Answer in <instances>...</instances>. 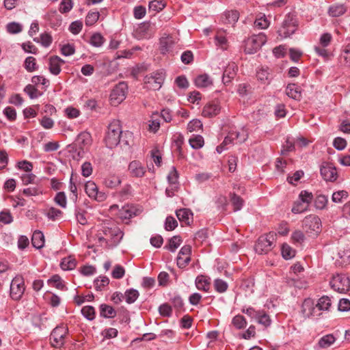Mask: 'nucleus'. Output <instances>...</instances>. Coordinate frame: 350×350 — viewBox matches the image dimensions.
<instances>
[{
    "label": "nucleus",
    "mask_w": 350,
    "mask_h": 350,
    "mask_svg": "<svg viewBox=\"0 0 350 350\" xmlns=\"http://www.w3.org/2000/svg\"><path fill=\"white\" fill-rule=\"evenodd\" d=\"M165 79V73L163 71L155 72L144 78L145 88L150 90H159Z\"/></svg>",
    "instance_id": "nucleus-6"
},
{
    "label": "nucleus",
    "mask_w": 350,
    "mask_h": 350,
    "mask_svg": "<svg viewBox=\"0 0 350 350\" xmlns=\"http://www.w3.org/2000/svg\"><path fill=\"white\" fill-rule=\"evenodd\" d=\"M122 133L120 122L117 120L111 122L108 126L105 137L106 146L109 148H113L118 146L120 142Z\"/></svg>",
    "instance_id": "nucleus-2"
},
{
    "label": "nucleus",
    "mask_w": 350,
    "mask_h": 350,
    "mask_svg": "<svg viewBox=\"0 0 350 350\" xmlns=\"http://www.w3.org/2000/svg\"><path fill=\"white\" fill-rule=\"evenodd\" d=\"M122 183L120 176L116 174H109L104 180V185L111 189L118 187Z\"/></svg>",
    "instance_id": "nucleus-24"
},
{
    "label": "nucleus",
    "mask_w": 350,
    "mask_h": 350,
    "mask_svg": "<svg viewBox=\"0 0 350 350\" xmlns=\"http://www.w3.org/2000/svg\"><path fill=\"white\" fill-rule=\"evenodd\" d=\"M286 94L295 100H299L301 96V89L295 84H288L286 88Z\"/></svg>",
    "instance_id": "nucleus-26"
},
{
    "label": "nucleus",
    "mask_w": 350,
    "mask_h": 350,
    "mask_svg": "<svg viewBox=\"0 0 350 350\" xmlns=\"http://www.w3.org/2000/svg\"><path fill=\"white\" fill-rule=\"evenodd\" d=\"M214 286L217 292L224 293L228 288V284L223 280L216 279L214 281Z\"/></svg>",
    "instance_id": "nucleus-60"
},
{
    "label": "nucleus",
    "mask_w": 350,
    "mask_h": 350,
    "mask_svg": "<svg viewBox=\"0 0 350 350\" xmlns=\"http://www.w3.org/2000/svg\"><path fill=\"white\" fill-rule=\"evenodd\" d=\"M176 216L180 221L189 224L192 219L193 214L189 209L182 208L176 211Z\"/></svg>",
    "instance_id": "nucleus-28"
},
{
    "label": "nucleus",
    "mask_w": 350,
    "mask_h": 350,
    "mask_svg": "<svg viewBox=\"0 0 350 350\" xmlns=\"http://www.w3.org/2000/svg\"><path fill=\"white\" fill-rule=\"evenodd\" d=\"M104 41L105 39L100 33H95L91 36L90 42L94 46L100 47L103 45Z\"/></svg>",
    "instance_id": "nucleus-49"
},
{
    "label": "nucleus",
    "mask_w": 350,
    "mask_h": 350,
    "mask_svg": "<svg viewBox=\"0 0 350 350\" xmlns=\"http://www.w3.org/2000/svg\"><path fill=\"white\" fill-rule=\"evenodd\" d=\"M297 21L296 16L293 14H288L278 29V33L282 38H286L293 34L297 27Z\"/></svg>",
    "instance_id": "nucleus-3"
},
{
    "label": "nucleus",
    "mask_w": 350,
    "mask_h": 350,
    "mask_svg": "<svg viewBox=\"0 0 350 350\" xmlns=\"http://www.w3.org/2000/svg\"><path fill=\"white\" fill-rule=\"evenodd\" d=\"M231 202L234 206V211H237L241 209L243 205V200L236 194H233L231 197Z\"/></svg>",
    "instance_id": "nucleus-59"
},
{
    "label": "nucleus",
    "mask_w": 350,
    "mask_h": 350,
    "mask_svg": "<svg viewBox=\"0 0 350 350\" xmlns=\"http://www.w3.org/2000/svg\"><path fill=\"white\" fill-rule=\"evenodd\" d=\"M300 314L304 319L317 318L319 312L317 309L316 302L310 298H306L301 305Z\"/></svg>",
    "instance_id": "nucleus-10"
},
{
    "label": "nucleus",
    "mask_w": 350,
    "mask_h": 350,
    "mask_svg": "<svg viewBox=\"0 0 350 350\" xmlns=\"http://www.w3.org/2000/svg\"><path fill=\"white\" fill-rule=\"evenodd\" d=\"M282 255L286 260L291 259L295 256V251L288 245L283 244L282 246Z\"/></svg>",
    "instance_id": "nucleus-51"
},
{
    "label": "nucleus",
    "mask_w": 350,
    "mask_h": 350,
    "mask_svg": "<svg viewBox=\"0 0 350 350\" xmlns=\"http://www.w3.org/2000/svg\"><path fill=\"white\" fill-rule=\"evenodd\" d=\"M32 245L37 249H40L44 246V237L40 231H35L31 239Z\"/></svg>",
    "instance_id": "nucleus-29"
},
{
    "label": "nucleus",
    "mask_w": 350,
    "mask_h": 350,
    "mask_svg": "<svg viewBox=\"0 0 350 350\" xmlns=\"http://www.w3.org/2000/svg\"><path fill=\"white\" fill-rule=\"evenodd\" d=\"M129 138H131V133H125L123 136V139L122 140L120 139V142L119 143L122 150L126 152L129 151L131 147L132 140H129Z\"/></svg>",
    "instance_id": "nucleus-50"
},
{
    "label": "nucleus",
    "mask_w": 350,
    "mask_h": 350,
    "mask_svg": "<svg viewBox=\"0 0 350 350\" xmlns=\"http://www.w3.org/2000/svg\"><path fill=\"white\" fill-rule=\"evenodd\" d=\"M100 308V315L105 318H113L116 314V310L109 305L102 304Z\"/></svg>",
    "instance_id": "nucleus-37"
},
{
    "label": "nucleus",
    "mask_w": 350,
    "mask_h": 350,
    "mask_svg": "<svg viewBox=\"0 0 350 350\" xmlns=\"http://www.w3.org/2000/svg\"><path fill=\"white\" fill-rule=\"evenodd\" d=\"M257 79L262 84L270 83V72L268 68H261L256 72Z\"/></svg>",
    "instance_id": "nucleus-27"
},
{
    "label": "nucleus",
    "mask_w": 350,
    "mask_h": 350,
    "mask_svg": "<svg viewBox=\"0 0 350 350\" xmlns=\"http://www.w3.org/2000/svg\"><path fill=\"white\" fill-rule=\"evenodd\" d=\"M165 5L163 0H152L149 3V10L159 12L165 7Z\"/></svg>",
    "instance_id": "nucleus-43"
},
{
    "label": "nucleus",
    "mask_w": 350,
    "mask_h": 350,
    "mask_svg": "<svg viewBox=\"0 0 350 350\" xmlns=\"http://www.w3.org/2000/svg\"><path fill=\"white\" fill-rule=\"evenodd\" d=\"M267 42V37L265 33H260L253 35L245 41V51L248 54L256 53L262 45Z\"/></svg>",
    "instance_id": "nucleus-5"
},
{
    "label": "nucleus",
    "mask_w": 350,
    "mask_h": 350,
    "mask_svg": "<svg viewBox=\"0 0 350 350\" xmlns=\"http://www.w3.org/2000/svg\"><path fill=\"white\" fill-rule=\"evenodd\" d=\"M99 18V13L98 12H89L85 18L86 25L91 26L96 23Z\"/></svg>",
    "instance_id": "nucleus-58"
},
{
    "label": "nucleus",
    "mask_w": 350,
    "mask_h": 350,
    "mask_svg": "<svg viewBox=\"0 0 350 350\" xmlns=\"http://www.w3.org/2000/svg\"><path fill=\"white\" fill-rule=\"evenodd\" d=\"M176 42V38L169 35L163 36L160 38L159 50L161 53L162 54L170 53Z\"/></svg>",
    "instance_id": "nucleus-18"
},
{
    "label": "nucleus",
    "mask_w": 350,
    "mask_h": 350,
    "mask_svg": "<svg viewBox=\"0 0 350 350\" xmlns=\"http://www.w3.org/2000/svg\"><path fill=\"white\" fill-rule=\"evenodd\" d=\"M269 26V22L264 14L259 15L254 21V27L258 29H267Z\"/></svg>",
    "instance_id": "nucleus-40"
},
{
    "label": "nucleus",
    "mask_w": 350,
    "mask_h": 350,
    "mask_svg": "<svg viewBox=\"0 0 350 350\" xmlns=\"http://www.w3.org/2000/svg\"><path fill=\"white\" fill-rule=\"evenodd\" d=\"M128 87L124 82L116 85L110 94V103L113 106L120 104L126 96Z\"/></svg>",
    "instance_id": "nucleus-9"
},
{
    "label": "nucleus",
    "mask_w": 350,
    "mask_h": 350,
    "mask_svg": "<svg viewBox=\"0 0 350 350\" xmlns=\"http://www.w3.org/2000/svg\"><path fill=\"white\" fill-rule=\"evenodd\" d=\"M128 171L132 177L142 178L145 175L146 170L140 161L134 160L129 164Z\"/></svg>",
    "instance_id": "nucleus-17"
},
{
    "label": "nucleus",
    "mask_w": 350,
    "mask_h": 350,
    "mask_svg": "<svg viewBox=\"0 0 350 350\" xmlns=\"http://www.w3.org/2000/svg\"><path fill=\"white\" fill-rule=\"evenodd\" d=\"M330 284L332 288L339 293H346L350 288V280L345 274L334 275Z\"/></svg>",
    "instance_id": "nucleus-8"
},
{
    "label": "nucleus",
    "mask_w": 350,
    "mask_h": 350,
    "mask_svg": "<svg viewBox=\"0 0 350 350\" xmlns=\"http://www.w3.org/2000/svg\"><path fill=\"white\" fill-rule=\"evenodd\" d=\"M77 260L72 256L64 258L61 262L60 266L64 270H72L76 267Z\"/></svg>",
    "instance_id": "nucleus-35"
},
{
    "label": "nucleus",
    "mask_w": 350,
    "mask_h": 350,
    "mask_svg": "<svg viewBox=\"0 0 350 350\" xmlns=\"http://www.w3.org/2000/svg\"><path fill=\"white\" fill-rule=\"evenodd\" d=\"M221 107L219 103L217 100L208 103L203 108L202 114L206 118H211L218 115L220 112Z\"/></svg>",
    "instance_id": "nucleus-20"
},
{
    "label": "nucleus",
    "mask_w": 350,
    "mask_h": 350,
    "mask_svg": "<svg viewBox=\"0 0 350 350\" xmlns=\"http://www.w3.org/2000/svg\"><path fill=\"white\" fill-rule=\"evenodd\" d=\"M336 341V338L332 334H327L321 337L319 342L318 345L320 348L327 349L333 345Z\"/></svg>",
    "instance_id": "nucleus-30"
},
{
    "label": "nucleus",
    "mask_w": 350,
    "mask_h": 350,
    "mask_svg": "<svg viewBox=\"0 0 350 350\" xmlns=\"http://www.w3.org/2000/svg\"><path fill=\"white\" fill-rule=\"evenodd\" d=\"M196 286L198 290L208 291L210 288L209 279L203 275L198 276L196 279Z\"/></svg>",
    "instance_id": "nucleus-32"
},
{
    "label": "nucleus",
    "mask_w": 350,
    "mask_h": 350,
    "mask_svg": "<svg viewBox=\"0 0 350 350\" xmlns=\"http://www.w3.org/2000/svg\"><path fill=\"white\" fill-rule=\"evenodd\" d=\"M190 146L194 149H199L204 146V138L201 135H194L189 140Z\"/></svg>",
    "instance_id": "nucleus-42"
},
{
    "label": "nucleus",
    "mask_w": 350,
    "mask_h": 350,
    "mask_svg": "<svg viewBox=\"0 0 350 350\" xmlns=\"http://www.w3.org/2000/svg\"><path fill=\"white\" fill-rule=\"evenodd\" d=\"M167 180L170 185H176L178 182V172L175 167H172L167 175Z\"/></svg>",
    "instance_id": "nucleus-62"
},
{
    "label": "nucleus",
    "mask_w": 350,
    "mask_h": 350,
    "mask_svg": "<svg viewBox=\"0 0 350 350\" xmlns=\"http://www.w3.org/2000/svg\"><path fill=\"white\" fill-rule=\"evenodd\" d=\"M125 273V270L123 267L120 265H116L113 268V270L111 273L112 277L116 279L122 278Z\"/></svg>",
    "instance_id": "nucleus-63"
},
{
    "label": "nucleus",
    "mask_w": 350,
    "mask_h": 350,
    "mask_svg": "<svg viewBox=\"0 0 350 350\" xmlns=\"http://www.w3.org/2000/svg\"><path fill=\"white\" fill-rule=\"evenodd\" d=\"M202 128V123L198 119H193L191 120L187 126L188 132L198 131Z\"/></svg>",
    "instance_id": "nucleus-47"
},
{
    "label": "nucleus",
    "mask_w": 350,
    "mask_h": 350,
    "mask_svg": "<svg viewBox=\"0 0 350 350\" xmlns=\"http://www.w3.org/2000/svg\"><path fill=\"white\" fill-rule=\"evenodd\" d=\"M332 306V301L327 296H323L319 299L316 303L317 309L319 312V316L323 311H328Z\"/></svg>",
    "instance_id": "nucleus-25"
},
{
    "label": "nucleus",
    "mask_w": 350,
    "mask_h": 350,
    "mask_svg": "<svg viewBox=\"0 0 350 350\" xmlns=\"http://www.w3.org/2000/svg\"><path fill=\"white\" fill-rule=\"evenodd\" d=\"M256 320L259 324L265 327H269L271 323L270 317L264 311H259Z\"/></svg>",
    "instance_id": "nucleus-36"
},
{
    "label": "nucleus",
    "mask_w": 350,
    "mask_h": 350,
    "mask_svg": "<svg viewBox=\"0 0 350 350\" xmlns=\"http://www.w3.org/2000/svg\"><path fill=\"white\" fill-rule=\"evenodd\" d=\"M191 252V247L190 245L183 246L177 257V265L180 268L185 267L191 260L190 254Z\"/></svg>",
    "instance_id": "nucleus-16"
},
{
    "label": "nucleus",
    "mask_w": 350,
    "mask_h": 350,
    "mask_svg": "<svg viewBox=\"0 0 350 350\" xmlns=\"http://www.w3.org/2000/svg\"><path fill=\"white\" fill-rule=\"evenodd\" d=\"M232 324L235 328L241 329L246 327L247 321L243 316L238 314L232 319Z\"/></svg>",
    "instance_id": "nucleus-45"
},
{
    "label": "nucleus",
    "mask_w": 350,
    "mask_h": 350,
    "mask_svg": "<svg viewBox=\"0 0 350 350\" xmlns=\"http://www.w3.org/2000/svg\"><path fill=\"white\" fill-rule=\"evenodd\" d=\"M195 84L198 88H206L212 84V81L207 75L204 74L196 78Z\"/></svg>",
    "instance_id": "nucleus-33"
},
{
    "label": "nucleus",
    "mask_w": 350,
    "mask_h": 350,
    "mask_svg": "<svg viewBox=\"0 0 350 350\" xmlns=\"http://www.w3.org/2000/svg\"><path fill=\"white\" fill-rule=\"evenodd\" d=\"M138 210L132 206H124L118 211V217L122 219H128L137 215Z\"/></svg>",
    "instance_id": "nucleus-21"
},
{
    "label": "nucleus",
    "mask_w": 350,
    "mask_h": 350,
    "mask_svg": "<svg viewBox=\"0 0 350 350\" xmlns=\"http://www.w3.org/2000/svg\"><path fill=\"white\" fill-rule=\"evenodd\" d=\"M348 198V193L346 191L341 190L334 192L332 194V200L335 203H342Z\"/></svg>",
    "instance_id": "nucleus-44"
},
{
    "label": "nucleus",
    "mask_w": 350,
    "mask_h": 350,
    "mask_svg": "<svg viewBox=\"0 0 350 350\" xmlns=\"http://www.w3.org/2000/svg\"><path fill=\"white\" fill-rule=\"evenodd\" d=\"M139 297V293L137 290L129 289L125 292L126 301L128 304L134 303Z\"/></svg>",
    "instance_id": "nucleus-53"
},
{
    "label": "nucleus",
    "mask_w": 350,
    "mask_h": 350,
    "mask_svg": "<svg viewBox=\"0 0 350 350\" xmlns=\"http://www.w3.org/2000/svg\"><path fill=\"white\" fill-rule=\"evenodd\" d=\"M25 290V281L22 276L16 275L10 284V295L12 299L20 300Z\"/></svg>",
    "instance_id": "nucleus-7"
},
{
    "label": "nucleus",
    "mask_w": 350,
    "mask_h": 350,
    "mask_svg": "<svg viewBox=\"0 0 350 350\" xmlns=\"http://www.w3.org/2000/svg\"><path fill=\"white\" fill-rule=\"evenodd\" d=\"M308 208L306 204L303 203L299 200L294 203L291 211L295 214H299L307 211Z\"/></svg>",
    "instance_id": "nucleus-52"
},
{
    "label": "nucleus",
    "mask_w": 350,
    "mask_h": 350,
    "mask_svg": "<svg viewBox=\"0 0 350 350\" xmlns=\"http://www.w3.org/2000/svg\"><path fill=\"white\" fill-rule=\"evenodd\" d=\"M64 62L57 56H54L49 59V70L53 75H58L61 71V65Z\"/></svg>",
    "instance_id": "nucleus-23"
},
{
    "label": "nucleus",
    "mask_w": 350,
    "mask_h": 350,
    "mask_svg": "<svg viewBox=\"0 0 350 350\" xmlns=\"http://www.w3.org/2000/svg\"><path fill=\"white\" fill-rule=\"evenodd\" d=\"M85 191L89 198L100 202L105 201L107 197V193L99 191L96 184L91 180L85 184Z\"/></svg>",
    "instance_id": "nucleus-13"
},
{
    "label": "nucleus",
    "mask_w": 350,
    "mask_h": 350,
    "mask_svg": "<svg viewBox=\"0 0 350 350\" xmlns=\"http://www.w3.org/2000/svg\"><path fill=\"white\" fill-rule=\"evenodd\" d=\"M92 143L90 133L83 131L79 133L75 141V146L78 148V156L82 157L84 152L89 149Z\"/></svg>",
    "instance_id": "nucleus-11"
},
{
    "label": "nucleus",
    "mask_w": 350,
    "mask_h": 350,
    "mask_svg": "<svg viewBox=\"0 0 350 350\" xmlns=\"http://www.w3.org/2000/svg\"><path fill=\"white\" fill-rule=\"evenodd\" d=\"M22 25L16 22H12L6 25V29L10 33H18L22 31Z\"/></svg>",
    "instance_id": "nucleus-57"
},
{
    "label": "nucleus",
    "mask_w": 350,
    "mask_h": 350,
    "mask_svg": "<svg viewBox=\"0 0 350 350\" xmlns=\"http://www.w3.org/2000/svg\"><path fill=\"white\" fill-rule=\"evenodd\" d=\"M346 12V8L343 5H334L329 9V13L332 16L337 17L342 15Z\"/></svg>",
    "instance_id": "nucleus-41"
},
{
    "label": "nucleus",
    "mask_w": 350,
    "mask_h": 350,
    "mask_svg": "<svg viewBox=\"0 0 350 350\" xmlns=\"http://www.w3.org/2000/svg\"><path fill=\"white\" fill-rule=\"evenodd\" d=\"M338 258L340 260H338L342 265H347L350 262V250H343L338 252Z\"/></svg>",
    "instance_id": "nucleus-46"
},
{
    "label": "nucleus",
    "mask_w": 350,
    "mask_h": 350,
    "mask_svg": "<svg viewBox=\"0 0 350 350\" xmlns=\"http://www.w3.org/2000/svg\"><path fill=\"white\" fill-rule=\"evenodd\" d=\"M25 67L29 72L34 71L36 69L35 58L31 56L27 57L25 62Z\"/></svg>",
    "instance_id": "nucleus-64"
},
{
    "label": "nucleus",
    "mask_w": 350,
    "mask_h": 350,
    "mask_svg": "<svg viewBox=\"0 0 350 350\" xmlns=\"http://www.w3.org/2000/svg\"><path fill=\"white\" fill-rule=\"evenodd\" d=\"M321 174L326 181L334 182L337 178V172L335 167L332 164L325 163L320 169Z\"/></svg>",
    "instance_id": "nucleus-19"
},
{
    "label": "nucleus",
    "mask_w": 350,
    "mask_h": 350,
    "mask_svg": "<svg viewBox=\"0 0 350 350\" xmlns=\"http://www.w3.org/2000/svg\"><path fill=\"white\" fill-rule=\"evenodd\" d=\"M303 228L309 236H317L321 232V221L320 218L314 215L305 217L303 221Z\"/></svg>",
    "instance_id": "nucleus-4"
},
{
    "label": "nucleus",
    "mask_w": 350,
    "mask_h": 350,
    "mask_svg": "<svg viewBox=\"0 0 350 350\" xmlns=\"http://www.w3.org/2000/svg\"><path fill=\"white\" fill-rule=\"evenodd\" d=\"M224 21L225 23L234 25L239 19V14L237 11H228L224 14Z\"/></svg>",
    "instance_id": "nucleus-38"
},
{
    "label": "nucleus",
    "mask_w": 350,
    "mask_h": 350,
    "mask_svg": "<svg viewBox=\"0 0 350 350\" xmlns=\"http://www.w3.org/2000/svg\"><path fill=\"white\" fill-rule=\"evenodd\" d=\"M340 58L345 66L350 67V43L343 46Z\"/></svg>",
    "instance_id": "nucleus-31"
},
{
    "label": "nucleus",
    "mask_w": 350,
    "mask_h": 350,
    "mask_svg": "<svg viewBox=\"0 0 350 350\" xmlns=\"http://www.w3.org/2000/svg\"><path fill=\"white\" fill-rule=\"evenodd\" d=\"M68 333L66 326H57L52 332L50 337L51 345L56 348L61 347L64 344V338Z\"/></svg>",
    "instance_id": "nucleus-15"
},
{
    "label": "nucleus",
    "mask_w": 350,
    "mask_h": 350,
    "mask_svg": "<svg viewBox=\"0 0 350 350\" xmlns=\"http://www.w3.org/2000/svg\"><path fill=\"white\" fill-rule=\"evenodd\" d=\"M231 135L234 137L236 136V140L238 143H243L245 142L248 137V133L245 129H241L239 131L230 132Z\"/></svg>",
    "instance_id": "nucleus-48"
},
{
    "label": "nucleus",
    "mask_w": 350,
    "mask_h": 350,
    "mask_svg": "<svg viewBox=\"0 0 350 350\" xmlns=\"http://www.w3.org/2000/svg\"><path fill=\"white\" fill-rule=\"evenodd\" d=\"M122 237L123 234L120 229L115 224L108 221L100 225L96 234L98 242L109 247L116 245Z\"/></svg>",
    "instance_id": "nucleus-1"
},
{
    "label": "nucleus",
    "mask_w": 350,
    "mask_h": 350,
    "mask_svg": "<svg viewBox=\"0 0 350 350\" xmlns=\"http://www.w3.org/2000/svg\"><path fill=\"white\" fill-rule=\"evenodd\" d=\"M327 202L328 200L327 196L324 195H319L314 200V206L317 208L321 210L326 206Z\"/></svg>",
    "instance_id": "nucleus-54"
},
{
    "label": "nucleus",
    "mask_w": 350,
    "mask_h": 350,
    "mask_svg": "<svg viewBox=\"0 0 350 350\" xmlns=\"http://www.w3.org/2000/svg\"><path fill=\"white\" fill-rule=\"evenodd\" d=\"M312 198L313 196L312 193L308 192L306 191H302L299 196V200H301L303 203L306 204L308 207L310 203L312 202Z\"/></svg>",
    "instance_id": "nucleus-61"
},
{
    "label": "nucleus",
    "mask_w": 350,
    "mask_h": 350,
    "mask_svg": "<svg viewBox=\"0 0 350 350\" xmlns=\"http://www.w3.org/2000/svg\"><path fill=\"white\" fill-rule=\"evenodd\" d=\"M43 190L40 186H32L25 188L23 193L27 197L38 196L42 194Z\"/></svg>",
    "instance_id": "nucleus-34"
},
{
    "label": "nucleus",
    "mask_w": 350,
    "mask_h": 350,
    "mask_svg": "<svg viewBox=\"0 0 350 350\" xmlns=\"http://www.w3.org/2000/svg\"><path fill=\"white\" fill-rule=\"evenodd\" d=\"M62 213V211L54 207H51L46 213V216L49 219L55 221L60 218Z\"/></svg>",
    "instance_id": "nucleus-55"
},
{
    "label": "nucleus",
    "mask_w": 350,
    "mask_h": 350,
    "mask_svg": "<svg viewBox=\"0 0 350 350\" xmlns=\"http://www.w3.org/2000/svg\"><path fill=\"white\" fill-rule=\"evenodd\" d=\"M274 241V234L269 233L265 236L259 237L256 245L255 250L259 254H266L271 251L273 241Z\"/></svg>",
    "instance_id": "nucleus-14"
},
{
    "label": "nucleus",
    "mask_w": 350,
    "mask_h": 350,
    "mask_svg": "<svg viewBox=\"0 0 350 350\" xmlns=\"http://www.w3.org/2000/svg\"><path fill=\"white\" fill-rule=\"evenodd\" d=\"M81 313L88 320H93L95 317V310L92 306H86L82 308Z\"/></svg>",
    "instance_id": "nucleus-56"
},
{
    "label": "nucleus",
    "mask_w": 350,
    "mask_h": 350,
    "mask_svg": "<svg viewBox=\"0 0 350 350\" xmlns=\"http://www.w3.org/2000/svg\"><path fill=\"white\" fill-rule=\"evenodd\" d=\"M157 27L154 23L144 22L138 25L135 31L137 39L150 38L155 33Z\"/></svg>",
    "instance_id": "nucleus-12"
},
{
    "label": "nucleus",
    "mask_w": 350,
    "mask_h": 350,
    "mask_svg": "<svg viewBox=\"0 0 350 350\" xmlns=\"http://www.w3.org/2000/svg\"><path fill=\"white\" fill-rule=\"evenodd\" d=\"M237 70V66L234 63L229 64L224 71L223 82L224 83H229L235 77Z\"/></svg>",
    "instance_id": "nucleus-22"
},
{
    "label": "nucleus",
    "mask_w": 350,
    "mask_h": 350,
    "mask_svg": "<svg viewBox=\"0 0 350 350\" xmlns=\"http://www.w3.org/2000/svg\"><path fill=\"white\" fill-rule=\"evenodd\" d=\"M182 239L179 236H174L169 240L168 245L165 248L174 252L180 245Z\"/></svg>",
    "instance_id": "nucleus-39"
}]
</instances>
